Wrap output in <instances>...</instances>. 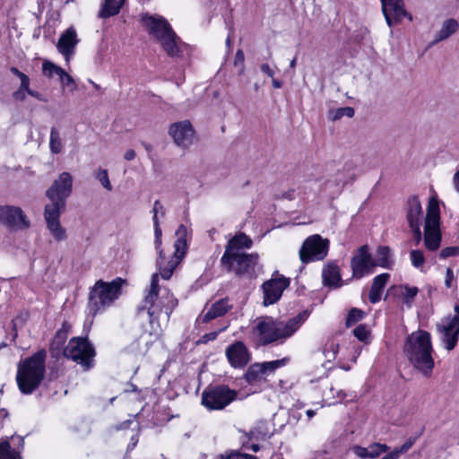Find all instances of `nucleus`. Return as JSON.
<instances>
[{"instance_id":"nucleus-1","label":"nucleus","mask_w":459,"mask_h":459,"mask_svg":"<svg viewBox=\"0 0 459 459\" xmlns=\"http://www.w3.org/2000/svg\"><path fill=\"white\" fill-rule=\"evenodd\" d=\"M73 190V177L69 172H62L46 191L50 204H46L44 219L48 230L56 241L66 238L65 229L61 226L60 214L65 210L66 199Z\"/></svg>"},{"instance_id":"nucleus-2","label":"nucleus","mask_w":459,"mask_h":459,"mask_svg":"<svg viewBox=\"0 0 459 459\" xmlns=\"http://www.w3.org/2000/svg\"><path fill=\"white\" fill-rule=\"evenodd\" d=\"M178 301L173 293L168 289H160L159 274L153 273L147 294L144 297L143 304L137 308V315L140 316L145 310L149 316V323L152 326L156 323L159 325L160 316L164 314L165 321H169L170 315Z\"/></svg>"},{"instance_id":"nucleus-3","label":"nucleus","mask_w":459,"mask_h":459,"mask_svg":"<svg viewBox=\"0 0 459 459\" xmlns=\"http://www.w3.org/2000/svg\"><path fill=\"white\" fill-rule=\"evenodd\" d=\"M430 333L418 330L409 334L403 346V353L411 364L425 377L432 374L435 362L432 358Z\"/></svg>"},{"instance_id":"nucleus-4","label":"nucleus","mask_w":459,"mask_h":459,"mask_svg":"<svg viewBox=\"0 0 459 459\" xmlns=\"http://www.w3.org/2000/svg\"><path fill=\"white\" fill-rule=\"evenodd\" d=\"M46 359L47 351L41 349L19 361L16 382L22 394H30L40 385L46 373Z\"/></svg>"},{"instance_id":"nucleus-5","label":"nucleus","mask_w":459,"mask_h":459,"mask_svg":"<svg viewBox=\"0 0 459 459\" xmlns=\"http://www.w3.org/2000/svg\"><path fill=\"white\" fill-rule=\"evenodd\" d=\"M142 22L147 28L149 34L160 44L168 56L178 58L182 56V48L185 47V43L165 18L145 14L142 18Z\"/></svg>"},{"instance_id":"nucleus-6","label":"nucleus","mask_w":459,"mask_h":459,"mask_svg":"<svg viewBox=\"0 0 459 459\" xmlns=\"http://www.w3.org/2000/svg\"><path fill=\"white\" fill-rule=\"evenodd\" d=\"M304 315L305 313H299L287 322H278L271 316L264 317L255 325L259 344L265 346L278 341L282 343L301 326L305 321Z\"/></svg>"},{"instance_id":"nucleus-7","label":"nucleus","mask_w":459,"mask_h":459,"mask_svg":"<svg viewBox=\"0 0 459 459\" xmlns=\"http://www.w3.org/2000/svg\"><path fill=\"white\" fill-rule=\"evenodd\" d=\"M123 283L124 281L121 278H116L110 282L97 281L89 294V314L94 316L109 307L118 299Z\"/></svg>"},{"instance_id":"nucleus-8","label":"nucleus","mask_w":459,"mask_h":459,"mask_svg":"<svg viewBox=\"0 0 459 459\" xmlns=\"http://www.w3.org/2000/svg\"><path fill=\"white\" fill-rule=\"evenodd\" d=\"M221 256L220 263L228 273H234L237 277L252 279L256 277L255 268L258 265L259 255L257 253L247 254L246 252L229 255L228 260Z\"/></svg>"},{"instance_id":"nucleus-9","label":"nucleus","mask_w":459,"mask_h":459,"mask_svg":"<svg viewBox=\"0 0 459 459\" xmlns=\"http://www.w3.org/2000/svg\"><path fill=\"white\" fill-rule=\"evenodd\" d=\"M441 240L439 203L436 197H431L425 218L424 245L429 251H436L439 248Z\"/></svg>"},{"instance_id":"nucleus-10","label":"nucleus","mask_w":459,"mask_h":459,"mask_svg":"<svg viewBox=\"0 0 459 459\" xmlns=\"http://www.w3.org/2000/svg\"><path fill=\"white\" fill-rule=\"evenodd\" d=\"M175 234L177 239L174 243L175 252L173 258L166 262L163 250H160V253H158V258L156 260V266L158 267L160 273L164 280H169L172 276L176 266L185 256L187 249L186 227L183 224H180L178 227Z\"/></svg>"},{"instance_id":"nucleus-11","label":"nucleus","mask_w":459,"mask_h":459,"mask_svg":"<svg viewBox=\"0 0 459 459\" xmlns=\"http://www.w3.org/2000/svg\"><path fill=\"white\" fill-rule=\"evenodd\" d=\"M63 355L76 361L84 370L91 367L95 351L91 343L85 337H73L63 351Z\"/></svg>"},{"instance_id":"nucleus-12","label":"nucleus","mask_w":459,"mask_h":459,"mask_svg":"<svg viewBox=\"0 0 459 459\" xmlns=\"http://www.w3.org/2000/svg\"><path fill=\"white\" fill-rule=\"evenodd\" d=\"M237 398V392L228 385L207 387L202 394V404L210 411L222 410Z\"/></svg>"},{"instance_id":"nucleus-13","label":"nucleus","mask_w":459,"mask_h":459,"mask_svg":"<svg viewBox=\"0 0 459 459\" xmlns=\"http://www.w3.org/2000/svg\"><path fill=\"white\" fill-rule=\"evenodd\" d=\"M329 240L315 234L307 237L299 252L302 264L323 260L328 253Z\"/></svg>"},{"instance_id":"nucleus-14","label":"nucleus","mask_w":459,"mask_h":459,"mask_svg":"<svg viewBox=\"0 0 459 459\" xmlns=\"http://www.w3.org/2000/svg\"><path fill=\"white\" fill-rule=\"evenodd\" d=\"M290 278L279 275L276 271L273 277L262 284L264 294L263 305L268 307L280 300L283 291L290 286Z\"/></svg>"},{"instance_id":"nucleus-15","label":"nucleus","mask_w":459,"mask_h":459,"mask_svg":"<svg viewBox=\"0 0 459 459\" xmlns=\"http://www.w3.org/2000/svg\"><path fill=\"white\" fill-rule=\"evenodd\" d=\"M0 224L12 230L28 229L30 225L23 211L14 205H0Z\"/></svg>"},{"instance_id":"nucleus-16","label":"nucleus","mask_w":459,"mask_h":459,"mask_svg":"<svg viewBox=\"0 0 459 459\" xmlns=\"http://www.w3.org/2000/svg\"><path fill=\"white\" fill-rule=\"evenodd\" d=\"M437 331L443 347L447 351L454 350L458 342L459 316L443 319L437 324Z\"/></svg>"},{"instance_id":"nucleus-17","label":"nucleus","mask_w":459,"mask_h":459,"mask_svg":"<svg viewBox=\"0 0 459 459\" xmlns=\"http://www.w3.org/2000/svg\"><path fill=\"white\" fill-rule=\"evenodd\" d=\"M375 267L374 258L369 253L368 246L363 245L359 247L351 260L353 277L360 279L366 274L371 273Z\"/></svg>"},{"instance_id":"nucleus-18","label":"nucleus","mask_w":459,"mask_h":459,"mask_svg":"<svg viewBox=\"0 0 459 459\" xmlns=\"http://www.w3.org/2000/svg\"><path fill=\"white\" fill-rule=\"evenodd\" d=\"M287 361L288 359L283 358L281 359L252 364L245 374V379L248 384L259 382L264 378L265 375L273 373L278 368L284 366Z\"/></svg>"},{"instance_id":"nucleus-19","label":"nucleus","mask_w":459,"mask_h":459,"mask_svg":"<svg viewBox=\"0 0 459 459\" xmlns=\"http://www.w3.org/2000/svg\"><path fill=\"white\" fill-rule=\"evenodd\" d=\"M174 143L180 147H188L193 143L195 130L188 120L173 123L169 129Z\"/></svg>"},{"instance_id":"nucleus-20","label":"nucleus","mask_w":459,"mask_h":459,"mask_svg":"<svg viewBox=\"0 0 459 459\" xmlns=\"http://www.w3.org/2000/svg\"><path fill=\"white\" fill-rule=\"evenodd\" d=\"M382 12L389 27L400 22L407 13L403 0H380Z\"/></svg>"},{"instance_id":"nucleus-21","label":"nucleus","mask_w":459,"mask_h":459,"mask_svg":"<svg viewBox=\"0 0 459 459\" xmlns=\"http://www.w3.org/2000/svg\"><path fill=\"white\" fill-rule=\"evenodd\" d=\"M78 42L77 33L74 27H69L61 34L56 43V48L64 56L66 62H69L74 56Z\"/></svg>"},{"instance_id":"nucleus-22","label":"nucleus","mask_w":459,"mask_h":459,"mask_svg":"<svg viewBox=\"0 0 459 459\" xmlns=\"http://www.w3.org/2000/svg\"><path fill=\"white\" fill-rule=\"evenodd\" d=\"M226 357L234 368H244L250 360V353L242 342H235L226 349Z\"/></svg>"},{"instance_id":"nucleus-23","label":"nucleus","mask_w":459,"mask_h":459,"mask_svg":"<svg viewBox=\"0 0 459 459\" xmlns=\"http://www.w3.org/2000/svg\"><path fill=\"white\" fill-rule=\"evenodd\" d=\"M423 217L421 204L417 195H411L406 203V221L410 228L420 227Z\"/></svg>"},{"instance_id":"nucleus-24","label":"nucleus","mask_w":459,"mask_h":459,"mask_svg":"<svg viewBox=\"0 0 459 459\" xmlns=\"http://www.w3.org/2000/svg\"><path fill=\"white\" fill-rule=\"evenodd\" d=\"M253 245V241L243 232L237 233L234 237H232L227 243L225 247V251L222 255H224V260H228L229 255L231 254H238L244 252V248H250Z\"/></svg>"},{"instance_id":"nucleus-25","label":"nucleus","mask_w":459,"mask_h":459,"mask_svg":"<svg viewBox=\"0 0 459 459\" xmlns=\"http://www.w3.org/2000/svg\"><path fill=\"white\" fill-rule=\"evenodd\" d=\"M71 325L64 322L62 327L55 333L50 343L49 352L53 358H58L65 350L64 345L67 340Z\"/></svg>"},{"instance_id":"nucleus-26","label":"nucleus","mask_w":459,"mask_h":459,"mask_svg":"<svg viewBox=\"0 0 459 459\" xmlns=\"http://www.w3.org/2000/svg\"><path fill=\"white\" fill-rule=\"evenodd\" d=\"M322 280L323 284L330 288L337 289L342 286V277L336 264L329 263L323 268Z\"/></svg>"},{"instance_id":"nucleus-27","label":"nucleus","mask_w":459,"mask_h":459,"mask_svg":"<svg viewBox=\"0 0 459 459\" xmlns=\"http://www.w3.org/2000/svg\"><path fill=\"white\" fill-rule=\"evenodd\" d=\"M389 279L390 274L387 273L378 274L373 279L368 294V299L372 304H376L381 299L382 292Z\"/></svg>"},{"instance_id":"nucleus-28","label":"nucleus","mask_w":459,"mask_h":459,"mask_svg":"<svg viewBox=\"0 0 459 459\" xmlns=\"http://www.w3.org/2000/svg\"><path fill=\"white\" fill-rule=\"evenodd\" d=\"M231 305L229 304V299H221L214 302L210 309L204 315L203 321L207 323L216 317L224 316L230 308Z\"/></svg>"},{"instance_id":"nucleus-29","label":"nucleus","mask_w":459,"mask_h":459,"mask_svg":"<svg viewBox=\"0 0 459 459\" xmlns=\"http://www.w3.org/2000/svg\"><path fill=\"white\" fill-rule=\"evenodd\" d=\"M459 28V24L455 19H448L445 21L442 24L441 29L436 34L434 40L429 44L430 46H434L438 42L448 39L451 35L455 33Z\"/></svg>"},{"instance_id":"nucleus-30","label":"nucleus","mask_w":459,"mask_h":459,"mask_svg":"<svg viewBox=\"0 0 459 459\" xmlns=\"http://www.w3.org/2000/svg\"><path fill=\"white\" fill-rule=\"evenodd\" d=\"M388 449L385 444L374 443L368 447L356 446L355 454L360 458H376Z\"/></svg>"},{"instance_id":"nucleus-31","label":"nucleus","mask_w":459,"mask_h":459,"mask_svg":"<svg viewBox=\"0 0 459 459\" xmlns=\"http://www.w3.org/2000/svg\"><path fill=\"white\" fill-rule=\"evenodd\" d=\"M375 266H380L385 269H391L394 265V260L391 255V249L387 246H379L376 251L374 259Z\"/></svg>"},{"instance_id":"nucleus-32","label":"nucleus","mask_w":459,"mask_h":459,"mask_svg":"<svg viewBox=\"0 0 459 459\" xmlns=\"http://www.w3.org/2000/svg\"><path fill=\"white\" fill-rule=\"evenodd\" d=\"M401 290V297L403 299V303L407 307H411L414 298L419 293L418 287H411L409 285H399L397 287Z\"/></svg>"},{"instance_id":"nucleus-33","label":"nucleus","mask_w":459,"mask_h":459,"mask_svg":"<svg viewBox=\"0 0 459 459\" xmlns=\"http://www.w3.org/2000/svg\"><path fill=\"white\" fill-rule=\"evenodd\" d=\"M49 148L51 152L55 154L60 153L63 149L60 134L56 127H52L50 131Z\"/></svg>"},{"instance_id":"nucleus-34","label":"nucleus","mask_w":459,"mask_h":459,"mask_svg":"<svg viewBox=\"0 0 459 459\" xmlns=\"http://www.w3.org/2000/svg\"><path fill=\"white\" fill-rule=\"evenodd\" d=\"M0 459H20V453L12 448L8 440L0 443Z\"/></svg>"},{"instance_id":"nucleus-35","label":"nucleus","mask_w":459,"mask_h":459,"mask_svg":"<svg viewBox=\"0 0 459 459\" xmlns=\"http://www.w3.org/2000/svg\"><path fill=\"white\" fill-rule=\"evenodd\" d=\"M355 114V110L351 107H343L329 111V117L333 121L341 119L343 117H352Z\"/></svg>"},{"instance_id":"nucleus-36","label":"nucleus","mask_w":459,"mask_h":459,"mask_svg":"<svg viewBox=\"0 0 459 459\" xmlns=\"http://www.w3.org/2000/svg\"><path fill=\"white\" fill-rule=\"evenodd\" d=\"M365 316V312L361 309L353 307L351 308L346 317L345 325L347 327H351L357 322L360 321Z\"/></svg>"},{"instance_id":"nucleus-37","label":"nucleus","mask_w":459,"mask_h":459,"mask_svg":"<svg viewBox=\"0 0 459 459\" xmlns=\"http://www.w3.org/2000/svg\"><path fill=\"white\" fill-rule=\"evenodd\" d=\"M42 70L43 74L48 77H52L54 74H56L59 77L64 71L63 68L56 65L50 61H45L42 64Z\"/></svg>"},{"instance_id":"nucleus-38","label":"nucleus","mask_w":459,"mask_h":459,"mask_svg":"<svg viewBox=\"0 0 459 459\" xmlns=\"http://www.w3.org/2000/svg\"><path fill=\"white\" fill-rule=\"evenodd\" d=\"M153 228H154V246L157 250V253H160L161 249V236L162 230L160 225L159 218H152Z\"/></svg>"},{"instance_id":"nucleus-39","label":"nucleus","mask_w":459,"mask_h":459,"mask_svg":"<svg viewBox=\"0 0 459 459\" xmlns=\"http://www.w3.org/2000/svg\"><path fill=\"white\" fill-rule=\"evenodd\" d=\"M353 334L359 341L368 342L370 332L367 328L366 325L361 324L354 328Z\"/></svg>"},{"instance_id":"nucleus-40","label":"nucleus","mask_w":459,"mask_h":459,"mask_svg":"<svg viewBox=\"0 0 459 459\" xmlns=\"http://www.w3.org/2000/svg\"><path fill=\"white\" fill-rule=\"evenodd\" d=\"M95 178L100 181V183L104 188H106L108 191L112 190V186L108 178V171L106 169H100L95 173Z\"/></svg>"},{"instance_id":"nucleus-41","label":"nucleus","mask_w":459,"mask_h":459,"mask_svg":"<svg viewBox=\"0 0 459 459\" xmlns=\"http://www.w3.org/2000/svg\"><path fill=\"white\" fill-rule=\"evenodd\" d=\"M10 72L16 75L21 80V85L22 90L29 91L30 88V78L22 72H21L17 67H11Z\"/></svg>"},{"instance_id":"nucleus-42","label":"nucleus","mask_w":459,"mask_h":459,"mask_svg":"<svg viewBox=\"0 0 459 459\" xmlns=\"http://www.w3.org/2000/svg\"><path fill=\"white\" fill-rule=\"evenodd\" d=\"M59 81L63 87L68 88L71 91H74L76 90V84L73 77L68 74L65 70L59 76Z\"/></svg>"},{"instance_id":"nucleus-43","label":"nucleus","mask_w":459,"mask_h":459,"mask_svg":"<svg viewBox=\"0 0 459 459\" xmlns=\"http://www.w3.org/2000/svg\"><path fill=\"white\" fill-rule=\"evenodd\" d=\"M217 459H258L256 456L240 453L238 451H231L229 454L221 455Z\"/></svg>"},{"instance_id":"nucleus-44","label":"nucleus","mask_w":459,"mask_h":459,"mask_svg":"<svg viewBox=\"0 0 459 459\" xmlns=\"http://www.w3.org/2000/svg\"><path fill=\"white\" fill-rule=\"evenodd\" d=\"M410 257L412 265L416 268L422 266L425 262L424 255L421 250H411L410 252Z\"/></svg>"},{"instance_id":"nucleus-45","label":"nucleus","mask_w":459,"mask_h":459,"mask_svg":"<svg viewBox=\"0 0 459 459\" xmlns=\"http://www.w3.org/2000/svg\"><path fill=\"white\" fill-rule=\"evenodd\" d=\"M339 344L332 342L326 345V347L324 350V353L325 358L331 361L332 359H335V355L338 351Z\"/></svg>"},{"instance_id":"nucleus-46","label":"nucleus","mask_w":459,"mask_h":459,"mask_svg":"<svg viewBox=\"0 0 459 459\" xmlns=\"http://www.w3.org/2000/svg\"><path fill=\"white\" fill-rule=\"evenodd\" d=\"M458 255L459 247H446L443 248L439 253V256L442 259H446L451 256H457Z\"/></svg>"},{"instance_id":"nucleus-47","label":"nucleus","mask_w":459,"mask_h":459,"mask_svg":"<svg viewBox=\"0 0 459 459\" xmlns=\"http://www.w3.org/2000/svg\"><path fill=\"white\" fill-rule=\"evenodd\" d=\"M267 437V434L265 432H263L261 429H259L258 428H255V429H253L249 431L248 433V438L250 440H264L266 439Z\"/></svg>"},{"instance_id":"nucleus-48","label":"nucleus","mask_w":459,"mask_h":459,"mask_svg":"<svg viewBox=\"0 0 459 459\" xmlns=\"http://www.w3.org/2000/svg\"><path fill=\"white\" fill-rule=\"evenodd\" d=\"M424 429H425V428H424V427H422V428L420 429V432H419V434L417 435V437H410V438H408V439L404 442V444L401 446V448L399 449V451H401V453H405V452H407V451H408V450H409V449L413 446V444H414V443H415V441H416V438H417V437H420V436L423 434Z\"/></svg>"},{"instance_id":"nucleus-49","label":"nucleus","mask_w":459,"mask_h":459,"mask_svg":"<svg viewBox=\"0 0 459 459\" xmlns=\"http://www.w3.org/2000/svg\"><path fill=\"white\" fill-rule=\"evenodd\" d=\"M152 213V218H159V214L163 218L166 214L165 207L159 200H156L153 204Z\"/></svg>"},{"instance_id":"nucleus-50","label":"nucleus","mask_w":459,"mask_h":459,"mask_svg":"<svg viewBox=\"0 0 459 459\" xmlns=\"http://www.w3.org/2000/svg\"><path fill=\"white\" fill-rule=\"evenodd\" d=\"M244 61H245L244 52L241 49H238L235 55L234 65L235 66L240 65V74H243L244 70H245Z\"/></svg>"},{"instance_id":"nucleus-51","label":"nucleus","mask_w":459,"mask_h":459,"mask_svg":"<svg viewBox=\"0 0 459 459\" xmlns=\"http://www.w3.org/2000/svg\"><path fill=\"white\" fill-rule=\"evenodd\" d=\"M219 332L213 331L204 334L197 342L196 344H205L211 341H214L218 336Z\"/></svg>"},{"instance_id":"nucleus-52","label":"nucleus","mask_w":459,"mask_h":459,"mask_svg":"<svg viewBox=\"0 0 459 459\" xmlns=\"http://www.w3.org/2000/svg\"><path fill=\"white\" fill-rule=\"evenodd\" d=\"M410 229L413 234V241L415 242V245L418 246L420 243V241L422 240L420 227L410 228Z\"/></svg>"},{"instance_id":"nucleus-53","label":"nucleus","mask_w":459,"mask_h":459,"mask_svg":"<svg viewBox=\"0 0 459 459\" xmlns=\"http://www.w3.org/2000/svg\"><path fill=\"white\" fill-rule=\"evenodd\" d=\"M27 91L19 87L18 90L13 92V98L16 100L23 101L26 99Z\"/></svg>"},{"instance_id":"nucleus-54","label":"nucleus","mask_w":459,"mask_h":459,"mask_svg":"<svg viewBox=\"0 0 459 459\" xmlns=\"http://www.w3.org/2000/svg\"><path fill=\"white\" fill-rule=\"evenodd\" d=\"M80 427H81V429H79L76 427H74V431H80L81 432L80 433V437H86V436H88L90 434L91 429H90L88 424L82 422V423H81Z\"/></svg>"},{"instance_id":"nucleus-55","label":"nucleus","mask_w":459,"mask_h":459,"mask_svg":"<svg viewBox=\"0 0 459 459\" xmlns=\"http://www.w3.org/2000/svg\"><path fill=\"white\" fill-rule=\"evenodd\" d=\"M454 272L453 270L448 267L446 272V279H445V285L446 288L452 287V281L454 280Z\"/></svg>"},{"instance_id":"nucleus-56","label":"nucleus","mask_w":459,"mask_h":459,"mask_svg":"<svg viewBox=\"0 0 459 459\" xmlns=\"http://www.w3.org/2000/svg\"><path fill=\"white\" fill-rule=\"evenodd\" d=\"M27 91V94H29L30 96L33 97V98H36L37 100H39V101H43V102H47L48 101V99L45 98L41 93H39V91H33L31 90L30 88H29V91Z\"/></svg>"},{"instance_id":"nucleus-57","label":"nucleus","mask_w":459,"mask_h":459,"mask_svg":"<svg viewBox=\"0 0 459 459\" xmlns=\"http://www.w3.org/2000/svg\"><path fill=\"white\" fill-rule=\"evenodd\" d=\"M260 69L263 73L267 74L269 77H272V78L273 77L274 73L268 64H262L260 66Z\"/></svg>"},{"instance_id":"nucleus-58","label":"nucleus","mask_w":459,"mask_h":459,"mask_svg":"<svg viewBox=\"0 0 459 459\" xmlns=\"http://www.w3.org/2000/svg\"><path fill=\"white\" fill-rule=\"evenodd\" d=\"M400 454H401V451L399 450H394L390 453H388L387 455H385V459H398V457L400 456Z\"/></svg>"},{"instance_id":"nucleus-59","label":"nucleus","mask_w":459,"mask_h":459,"mask_svg":"<svg viewBox=\"0 0 459 459\" xmlns=\"http://www.w3.org/2000/svg\"><path fill=\"white\" fill-rule=\"evenodd\" d=\"M453 183H454L455 189L456 190V192L459 193V170H457L454 174Z\"/></svg>"},{"instance_id":"nucleus-60","label":"nucleus","mask_w":459,"mask_h":459,"mask_svg":"<svg viewBox=\"0 0 459 459\" xmlns=\"http://www.w3.org/2000/svg\"><path fill=\"white\" fill-rule=\"evenodd\" d=\"M124 158L126 160H132L135 158V152L132 149L130 150H127L124 155Z\"/></svg>"},{"instance_id":"nucleus-61","label":"nucleus","mask_w":459,"mask_h":459,"mask_svg":"<svg viewBox=\"0 0 459 459\" xmlns=\"http://www.w3.org/2000/svg\"><path fill=\"white\" fill-rule=\"evenodd\" d=\"M273 87L275 89H280L282 86V82L277 79H273Z\"/></svg>"},{"instance_id":"nucleus-62","label":"nucleus","mask_w":459,"mask_h":459,"mask_svg":"<svg viewBox=\"0 0 459 459\" xmlns=\"http://www.w3.org/2000/svg\"><path fill=\"white\" fill-rule=\"evenodd\" d=\"M8 417V411L5 409H0V421Z\"/></svg>"},{"instance_id":"nucleus-63","label":"nucleus","mask_w":459,"mask_h":459,"mask_svg":"<svg viewBox=\"0 0 459 459\" xmlns=\"http://www.w3.org/2000/svg\"><path fill=\"white\" fill-rule=\"evenodd\" d=\"M336 397L342 401L346 397V394L342 390L336 391Z\"/></svg>"},{"instance_id":"nucleus-64","label":"nucleus","mask_w":459,"mask_h":459,"mask_svg":"<svg viewBox=\"0 0 459 459\" xmlns=\"http://www.w3.org/2000/svg\"><path fill=\"white\" fill-rule=\"evenodd\" d=\"M248 448H250L253 452H258L260 449L258 444H252Z\"/></svg>"}]
</instances>
